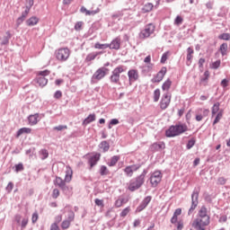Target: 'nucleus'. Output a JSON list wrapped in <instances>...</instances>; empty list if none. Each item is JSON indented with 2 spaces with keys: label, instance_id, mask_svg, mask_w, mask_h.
<instances>
[{
  "label": "nucleus",
  "instance_id": "338daca9",
  "mask_svg": "<svg viewBox=\"0 0 230 230\" xmlns=\"http://www.w3.org/2000/svg\"><path fill=\"white\" fill-rule=\"evenodd\" d=\"M229 85V81L227 79H223L221 81V86L226 89V87H227Z\"/></svg>",
  "mask_w": 230,
  "mask_h": 230
},
{
  "label": "nucleus",
  "instance_id": "864d4df0",
  "mask_svg": "<svg viewBox=\"0 0 230 230\" xmlns=\"http://www.w3.org/2000/svg\"><path fill=\"white\" fill-rule=\"evenodd\" d=\"M144 163H141V164H132V165H129L131 167V169L133 170V172H137V170H139V168H141V166H143Z\"/></svg>",
  "mask_w": 230,
  "mask_h": 230
},
{
  "label": "nucleus",
  "instance_id": "9d476101",
  "mask_svg": "<svg viewBox=\"0 0 230 230\" xmlns=\"http://www.w3.org/2000/svg\"><path fill=\"white\" fill-rule=\"evenodd\" d=\"M170 102H172V95L170 94V93L166 92L162 95V99L160 101V109H162V111H165V109H168Z\"/></svg>",
  "mask_w": 230,
  "mask_h": 230
},
{
  "label": "nucleus",
  "instance_id": "aec40b11",
  "mask_svg": "<svg viewBox=\"0 0 230 230\" xmlns=\"http://www.w3.org/2000/svg\"><path fill=\"white\" fill-rule=\"evenodd\" d=\"M164 148H165V145L163 142H161V143H154L150 146L151 152H159L160 150H163Z\"/></svg>",
  "mask_w": 230,
  "mask_h": 230
},
{
  "label": "nucleus",
  "instance_id": "a211bd4d",
  "mask_svg": "<svg viewBox=\"0 0 230 230\" xmlns=\"http://www.w3.org/2000/svg\"><path fill=\"white\" fill-rule=\"evenodd\" d=\"M40 116V115L39 113L30 115L28 117L29 125H31V126L37 125L39 123V121H40V119H39Z\"/></svg>",
  "mask_w": 230,
  "mask_h": 230
},
{
  "label": "nucleus",
  "instance_id": "5701e85b",
  "mask_svg": "<svg viewBox=\"0 0 230 230\" xmlns=\"http://www.w3.org/2000/svg\"><path fill=\"white\" fill-rule=\"evenodd\" d=\"M93 121H96V114H94V113L88 115V117H86L84 119L83 125L85 127V126L89 125L90 123H93Z\"/></svg>",
  "mask_w": 230,
  "mask_h": 230
},
{
  "label": "nucleus",
  "instance_id": "ea45409f",
  "mask_svg": "<svg viewBox=\"0 0 230 230\" xmlns=\"http://www.w3.org/2000/svg\"><path fill=\"white\" fill-rule=\"evenodd\" d=\"M195 143H197V140L194 137L190 138L186 145L187 150H191L195 146Z\"/></svg>",
  "mask_w": 230,
  "mask_h": 230
},
{
  "label": "nucleus",
  "instance_id": "cd10ccee",
  "mask_svg": "<svg viewBox=\"0 0 230 230\" xmlns=\"http://www.w3.org/2000/svg\"><path fill=\"white\" fill-rule=\"evenodd\" d=\"M10 39H12V33H10V31H6V36H4L1 46H8L10 44Z\"/></svg>",
  "mask_w": 230,
  "mask_h": 230
},
{
  "label": "nucleus",
  "instance_id": "6e6552de",
  "mask_svg": "<svg viewBox=\"0 0 230 230\" xmlns=\"http://www.w3.org/2000/svg\"><path fill=\"white\" fill-rule=\"evenodd\" d=\"M70 55L71 51L67 48H62L56 51V58L59 60V62H66Z\"/></svg>",
  "mask_w": 230,
  "mask_h": 230
},
{
  "label": "nucleus",
  "instance_id": "69168bd1",
  "mask_svg": "<svg viewBox=\"0 0 230 230\" xmlns=\"http://www.w3.org/2000/svg\"><path fill=\"white\" fill-rule=\"evenodd\" d=\"M96 13H100V8L93 11H88L86 15H96Z\"/></svg>",
  "mask_w": 230,
  "mask_h": 230
},
{
  "label": "nucleus",
  "instance_id": "ddd939ff",
  "mask_svg": "<svg viewBox=\"0 0 230 230\" xmlns=\"http://www.w3.org/2000/svg\"><path fill=\"white\" fill-rule=\"evenodd\" d=\"M128 76L129 85H132L133 82H137V80H139V72H137L136 69H130L128 72Z\"/></svg>",
  "mask_w": 230,
  "mask_h": 230
},
{
  "label": "nucleus",
  "instance_id": "79ce46f5",
  "mask_svg": "<svg viewBox=\"0 0 230 230\" xmlns=\"http://www.w3.org/2000/svg\"><path fill=\"white\" fill-rule=\"evenodd\" d=\"M124 172L127 175V177H132L134 175V171L132 170V167L130 165L127 166L124 169Z\"/></svg>",
  "mask_w": 230,
  "mask_h": 230
},
{
  "label": "nucleus",
  "instance_id": "2f4dec72",
  "mask_svg": "<svg viewBox=\"0 0 230 230\" xmlns=\"http://www.w3.org/2000/svg\"><path fill=\"white\" fill-rule=\"evenodd\" d=\"M227 49H228L227 43H223L220 45L219 51H220L222 57H226V55H227Z\"/></svg>",
  "mask_w": 230,
  "mask_h": 230
},
{
  "label": "nucleus",
  "instance_id": "49530a36",
  "mask_svg": "<svg viewBox=\"0 0 230 230\" xmlns=\"http://www.w3.org/2000/svg\"><path fill=\"white\" fill-rule=\"evenodd\" d=\"M219 40H230V34L227 32L222 33L218 36Z\"/></svg>",
  "mask_w": 230,
  "mask_h": 230
},
{
  "label": "nucleus",
  "instance_id": "6e6d98bb",
  "mask_svg": "<svg viewBox=\"0 0 230 230\" xmlns=\"http://www.w3.org/2000/svg\"><path fill=\"white\" fill-rule=\"evenodd\" d=\"M84 26V22H77L75 24V31H80L82 30V27Z\"/></svg>",
  "mask_w": 230,
  "mask_h": 230
},
{
  "label": "nucleus",
  "instance_id": "603ef678",
  "mask_svg": "<svg viewBox=\"0 0 230 230\" xmlns=\"http://www.w3.org/2000/svg\"><path fill=\"white\" fill-rule=\"evenodd\" d=\"M69 222H73L75 220V212L73 210H69L67 214V219Z\"/></svg>",
  "mask_w": 230,
  "mask_h": 230
},
{
  "label": "nucleus",
  "instance_id": "a18cd8bd",
  "mask_svg": "<svg viewBox=\"0 0 230 230\" xmlns=\"http://www.w3.org/2000/svg\"><path fill=\"white\" fill-rule=\"evenodd\" d=\"M130 213V207H127L125 208L119 214V217L121 218H125V217H127V215H128Z\"/></svg>",
  "mask_w": 230,
  "mask_h": 230
},
{
  "label": "nucleus",
  "instance_id": "f3484780",
  "mask_svg": "<svg viewBox=\"0 0 230 230\" xmlns=\"http://www.w3.org/2000/svg\"><path fill=\"white\" fill-rule=\"evenodd\" d=\"M127 202H128V197L119 196L114 203V206L115 208H121V206H123V204H127Z\"/></svg>",
  "mask_w": 230,
  "mask_h": 230
},
{
  "label": "nucleus",
  "instance_id": "7c9ffc66",
  "mask_svg": "<svg viewBox=\"0 0 230 230\" xmlns=\"http://www.w3.org/2000/svg\"><path fill=\"white\" fill-rule=\"evenodd\" d=\"M98 55H102V52H93L86 56L85 62H91L96 58Z\"/></svg>",
  "mask_w": 230,
  "mask_h": 230
},
{
  "label": "nucleus",
  "instance_id": "5fc2aeb1",
  "mask_svg": "<svg viewBox=\"0 0 230 230\" xmlns=\"http://www.w3.org/2000/svg\"><path fill=\"white\" fill-rule=\"evenodd\" d=\"M50 73H51V71H49V70L40 71L38 73V76H43L44 78H46V76H48Z\"/></svg>",
  "mask_w": 230,
  "mask_h": 230
},
{
  "label": "nucleus",
  "instance_id": "774afa93",
  "mask_svg": "<svg viewBox=\"0 0 230 230\" xmlns=\"http://www.w3.org/2000/svg\"><path fill=\"white\" fill-rule=\"evenodd\" d=\"M50 230H60V227L58 226V225H57V223H53L50 226Z\"/></svg>",
  "mask_w": 230,
  "mask_h": 230
},
{
  "label": "nucleus",
  "instance_id": "423d86ee",
  "mask_svg": "<svg viewBox=\"0 0 230 230\" xmlns=\"http://www.w3.org/2000/svg\"><path fill=\"white\" fill-rule=\"evenodd\" d=\"M154 31H155V24L148 23L145 26V28L139 33V39L145 40V39H148L150 35H153Z\"/></svg>",
  "mask_w": 230,
  "mask_h": 230
},
{
  "label": "nucleus",
  "instance_id": "a878e982",
  "mask_svg": "<svg viewBox=\"0 0 230 230\" xmlns=\"http://www.w3.org/2000/svg\"><path fill=\"white\" fill-rule=\"evenodd\" d=\"M152 10H154V4L152 3H146V4H144V6L141 9V12L143 13H150V12H152Z\"/></svg>",
  "mask_w": 230,
  "mask_h": 230
},
{
  "label": "nucleus",
  "instance_id": "bf43d9fd",
  "mask_svg": "<svg viewBox=\"0 0 230 230\" xmlns=\"http://www.w3.org/2000/svg\"><path fill=\"white\" fill-rule=\"evenodd\" d=\"M55 100H60L62 98V91L58 90L54 93Z\"/></svg>",
  "mask_w": 230,
  "mask_h": 230
},
{
  "label": "nucleus",
  "instance_id": "4c0bfd02",
  "mask_svg": "<svg viewBox=\"0 0 230 230\" xmlns=\"http://www.w3.org/2000/svg\"><path fill=\"white\" fill-rule=\"evenodd\" d=\"M218 111H220V102H216L211 109V112H212V118L213 116L217 115V113L218 112Z\"/></svg>",
  "mask_w": 230,
  "mask_h": 230
},
{
  "label": "nucleus",
  "instance_id": "dca6fc26",
  "mask_svg": "<svg viewBox=\"0 0 230 230\" xmlns=\"http://www.w3.org/2000/svg\"><path fill=\"white\" fill-rule=\"evenodd\" d=\"M108 48L115 50L119 49V48H121V39L115 38L111 43H108Z\"/></svg>",
  "mask_w": 230,
  "mask_h": 230
},
{
  "label": "nucleus",
  "instance_id": "c9c22d12",
  "mask_svg": "<svg viewBox=\"0 0 230 230\" xmlns=\"http://www.w3.org/2000/svg\"><path fill=\"white\" fill-rule=\"evenodd\" d=\"M126 10L127 9H124L122 11H119L114 14H112L111 18L113 19V21H116V19H118L119 21H121V17H123V12H125Z\"/></svg>",
  "mask_w": 230,
  "mask_h": 230
},
{
  "label": "nucleus",
  "instance_id": "f03ea898",
  "mask_svg": "<svg viewBox=\"0 0 230 230\" xmlns=\"http://www.w3.org/2000/svg\"><path fill=\"white\" fill-rule=\"evenodd\" d=\"M149 168L150 167L144 169L140 175L137 176L135 179L130 180L129 185L128 187L129 191H136L145 184V177H146V173H148Z\"/></svg>",
  "mask_w": 230,
  "mask_h": 230
},
{
  "label": "nucleus",
  "instance_id": "4be33fe9",
  "mask_svg": "<svg viewBox=\"0 0 230 230\" xmlns=\"http://www.w3.org/2000/svg\"><path fill=\"white\" fill-rule=\"evenodd\" d=\"M35 82L40 85V87H45V85H48V79L44 76L38 75Z\"/></svg>",
  "mask_w": 230,
  "mask_h": 230
},
{
  "label": "nucleus",
  "instance_id": "c756f323",
  "mask_svg": "<svg viewBox=\"0 0 230 230\" xmlns=\"http://www.w3.org/2000/svg\"><path fill=\"white\" fill-rule=\"evenodd\" d=\"M208 80H209V70L204 72L203 77L200 78L199 82L206 86L208 85Z\"/></svg>",
  "mask_w": 230,
  "mask_h": 230
},
{
  "label": "nucleus",
  "instance_id": "c03bdc74",
  "mask_svg": "<svg viewBox=\"0 0 230 230\" xmlns=\"http://www.w3.org/2000/svg\"><path fill=\"white\" fill-rule=\"evenodd\" d=\"M95 49H107L109 48V43L102 44L100 42L95 43L94 45Z\"/></svg>",
  "mask_w": 230,
  "mask_h": 230
},
{
  "label": "nucleus",
  "instance_id": "b1692460",
  "mask_svg": "<svg viewBox=\"0 0 230 230\" xmlns=\"http://www.w3.org/2000/svg\"><path fill=\"white\" fill-rule=\"evenodd\" d=\"M72 179H73V169H71V167L69 166H66L65 181L66 182H71Z\"/></svg>",
  "mask_w": 230,
  "mask_h": 230
},
{
  "label": "nucleus",
  "instance_id": "39448f33",
  "mask_svg": "<svg viewBox=\"0 0 230 230\" xmlns=\"http://www.w3.org/2000/svg\"><path fill=\"white\" fill-rule=\"evenodd\" d=\"M200 193V187L195 188L191 194V206L188 211V215H191L199 206V194Z\"/></svg>",
  "mask_w": 230,
  "mask_h": 230
},
{
  "label": "nucleus",
  "instance_id": "f704fd0d",
  "mask_svg": "<svg viewBox=\"0 0 230 230\" xmlns=\"http://www.w3.org/2000/svg\"><path fill=\"white\" fill-rule=\"evenodd\" d=\"M100 175H102V177L105 176V175H109V173H111V172L109 171V169L107 168V166L105 165H102L100 167V171H99Z\"/></svg>",
  "mask_w": 230,
  "mask_h": 230
},
{
  "label": "nucleus",
  "instance_id": "58836bf2",
  "mask_svg": "<svg viewBox=\"0 0 230 230\" xmlns=\"http://www.w3.org/2000/svg\"><path fill=\"white\" fill-rule=\"evenodd\" d=\"M40 155H41V161H45V159H48V157H49V152L47 149H41L40 151Z\"/></svg>",
  "mask_w": 230,
  "mask_h": 230
},
{
  "label": "nucleus",
  "instance_id": "f8f14e48",
  "mask_svg": "<svg viewBox=\"0 0 230 230\" xmlns=\"http://www.w3.org/2000/svg\"><path fill=\"white\" fill-rule=\"evenodd\" d=\"M166 66H163L161 70L155 75V76L151 80V82L153 84H159V82H162L163 78H164V75H166Z\"/></svg>",
  "mask_w": 230,
  "mask_h": 230
},
{
  "label": "nucleus",
  "instance_id": "9b49d317",
  "mask_svg": "<svg viewBox=\"0 0 230 230\" xmlns=\"http://www.w3.org/2000/svg\"><path fill=\"white\" fill-rule=\"evenodd\" d=\"M150 202H152V196H146L139 204V206L136 208L135 212L141 213V211H143L144 209H146Z\"/></svg>",
  "mask_w": 230,
  "mask_h": 230
},
{
  "label": "nucleus",
  "instance_id": "680f3d73",
  "mask_svg": "<svg viewBox=\"0 0 230 230\" xmlns=\"http://www.w3.org/2000/svg\"><path fill=\"white\" fill-rule=\"evenodd\" d=\"M37 220H39V213L34 212L31 217V222L32 224H36Z\"/></svg>",
  "mask_w": 230,
  "mask_h": 230
},
{
  "label": "nucleus",
  "instance_id": "de8ad7c7",
  "mask_svg": "<svg viewBox=\"0 0 230 230\" xmlns=\"http://www.w3.org/2000/svg\"><path fill=\"white\" fill-rule=\"evenodd\" d=\"M114 125H119V120L118 119H111L109 125H108V128H112V127H114Z\"/></svg>",
  "mask_w": 230,
  "mask_h": 230
},
{
  "label": "nucleus",
  "instance_id": "37998d69",
  "mask_svg": "<svg viewBox=\"0 0 230 230\" xmlns=\"http://www.w3.org/2000/svg\"><path fill=\"white\" fill-rule=\"evenodd\" d=\"M159 98H161V90L157 88L154 91V102H159Z\"/></svg>",
  "mask_w": 230,
  "mask_h": 230
},
{
  "label": "nucleus",
  "instance_id": "13d9d810",
  "mask_svg": "<svg viewBox=\"0 0 230 230\" xmlns=\"http://www.w3.org/2000/svg\"><path fill=\"white\" fill-rule=\"evenodd\" d=\"M220 64H222V62L220 61V59L215 61L212 63V69H218V67H220Z\"/></svg>",
  "mask_w": 230,
  "mask_h": 230
},
{
  "label": "nucleus",
  "instance_id": "4d7b16f0",
  "mask_svg": "<svg viewBox=\"0 0 230 230\" xmlns=\"http://www.w3.org/2000/svg\"><path fill=\"white\" fill-rule=\"evenodd\" d=\"M12 190H13V182L10 181L5 187V190L7 193H12Z\"/></svg>",
  "mask_w": 230,
  "mask_h": 230
},
{
  "label": "nucleus",
  "instance_id": "bb28decb",
  "mask_svg": "<svg viewBox=\"0 0 230 230\" xmlns=\"http://www.w3.org/2000/svg\"><path fill=\"white\" fill-rule=\"evenodd\" d=\"M99 148L105 154L111 148V144L107 140H103L99 144Z\"/></svg>",
  "mask_w": 230,
  "mask_h": 230
},
{
  "label": "nucleus",
  "instance_id": "1a4fd4ad",
  "mask_svg": "<svg viewBox=\"0 0 230 230\" xmlns=\"http://www.w3.org/2000/svg\"><path fill=\"white\" fill-rule=\"evenodd\" d=\"M152 188H157L161 181H163V173L161 171H155L149 178Z\"/></svg>",
  "mask_w": 230,
  "mask_h": 230
},
{
  "label": "nucleus",
  "instance_id": "052dcab7",
  "mask_svg": "<svg viewBox=\"0 0 230 230\" xmlns=\"http://www.w3.org/2000/svg\"><path fill=\"white\" fill-rule=\"evenodd\" d=\"M182 17L181 16H176L175 20H174V24H176L177 26H180V24H182Z\"/></svg>",
  "mask_w": 230,
  "mask_h": 230
},
{
  "label": "nucleus",
  "instance_id": "3c124183",
  "mask_svg": "<svg viewBox=\"0 0 230 230\" xmlns=\"http://www.w3.org/2000/svg\"><path fill=\"white\" fill-rule=\"evenodd\" d=\"M170 52L166 51L164 52L163 55H162V58H161V64H166V61L168 60V55H169Z\"/></svg>",
  "mask_w": 230,
  "mask_h": 230
},
{
  "label": "nucleus",
  "instance_id": "c85d7f7f",
  "mask_svg": "<svg viewBox=\"0 0 230 230\" xmlns=\"http://www.w3.org/2000/svg\"><path fill=\"white\" fill-rule=\"evenodd\" d=\"M22 134H31V128H21L16 133V137H21V136H22Z\"/></svg>",
  "mask_w": 230,
  "mask_h": 230
},
{
  "label": "nucleus",
  "instance_id": "473e14b6",
  "mask_svg": "<svg viewBox=\"0 0 230 230\" xmlns=\"http://www.w3.org/2000/svg\"><path fill=\"white\" fill-rule=\"evenodd\" d=\"M54 184H57V186H58V188H63V186H65L66 184V180H63L62 178L57 176L56 180L54 181Z\"/></svg>",
  "mask_w": 230,
  "mask_h": 230
},
{
  "label": "nucleus",
  "instance_id": "72a5a7b5",
  "mask_svg": "<svg viewBox=\"0 0 230 230\" xmlns=\"http://www.w3.org/2000/svg\"><path fill=\"white\" fill-rule=\"evenodd\" d=\"M118 161H119V155L112 156L110 162H108V166H116V164H118Z\"/></svg>",
  "mask_w": 230,
  "mask_h": 230
},
{
  "label": "nucleus",
  "instance_id": "20e7f679",
  "mask_svg": "<svg viewBox=\"0 0 230 230\" xmlns=\"http://www.w3.org/2000/svg\"><path fill=\"white\" fill-rule=\"evenodd\" d=\"M107 75H109V68L105 66L98 68L92 75L91 84H96L97 82H100V80H103Z\"/></svg>",
  "mask_w": 230,
  "mask_h": 230
},
{
  "label": "nucleus",
  "instance_id": "393cba45",
  "mask_svg": "<svg viewBox=\"0 0 230 230\" xmlns=\"http://www.w3.org/2000/svg\"><path fill=\"white\" fill-rule=\"evenodd\" d=\"M61 191L64 193V195H66V197H70V195L73 194V188L67 186L66 184L63 185L60 188Z\"/></svg>",
  "mask_w": 230,
  "mask_h": 230
},
{
  "label": "nucleus",
  "instance_id": "a19ab883",
  "mask_svg": "<svg viewBox=\"0 0 230 230\" xmlns=\"http://www.w3.org/2000/svg\"><path fill=\"white\" fill-rule=\"evenodd\" d=\"M223 116H224V111L220 110L217 112V116H216V118H215V119L213 121V125H217V123H218V121H220V119H222Z\"/></svg>",
  "mask_w": 230,
  "mask_h": 230
},
{
  "label": "nucleus",
  "instance_id": "2eb2a0df",
  "mask_svg": "<svg viewBox=\"0 0 230 230\" xmlns=\"http://www.w3.org/2000/svg\"><path fill=\"white\" fill-rule=\"evenodd\" d=\"M100 157H102V155L100 153H96L95 155L90 156L88 159V164H90V168H93V166H96L98 164V161H100Z\"/></svg>",
  "mask_w": 230,
  "mask_h": 230
},
{
  "label": "nucleus",
  "instance_id": "4468645a",
  "mask_svg": "<svg viewBox=\"0 0 230 230\" xmlns=\"http://www.w3.org/2000/svg\"><path fill=\"white\" fill-rule=\"evenodd\" d=\"M30 7H25V10L23 12H22V14L20 17L17 18L16 20V28H19V26H21V24H22L24 22V21H26V17H28L29 13H30Z\"/></svg>",
  "mask_w": 230,
  "mask_h": 230
},
{
  "label": "nucleus",
  "instance_id": "412c9836",
  "mask_svg": "<svg viewBox=\"0 0 230 230\" xmlns=\"http://www.w3.org/2000/svg\"><path fill=\"white\" fill-rule=\"evenodd\" d=\"M39 17L31 16V18L25 21V24L26 26H37V24H39Z\"/></svg>",
  "mask_w": 230,
  "mask_h": 230
},
{
  "label": "nucleus",
  "instance_id": "0eeeda50",
  "mask_svg": "<svg viewBox=\"0 0 230 230\" xmlns=\"http://www.w3.org/2000/svg\"><path fill=\"white\" fill-rule=\"evenodd\" d=\"M120 73H125L124 66H119L113 69L111 75L110 76V82L111 84H119Z\"/></svg>",
  "mask_w": 230,
  "mask_h": 230
},
{
  "label": "nucleus",
  "instance_id": "7ed1b4c3",
  "mask_svg": "<svg viewBox=\"0 0 230 230\" xmlns=\"http://www.w3.org/2000/svg\"><path fill=\"white\" fill-rule=\"evenodd\" d=\"M188 132V126L186 124H176L175 126H171L166 131V137H175Z\"/></svg>",
  "mask_w": 230,
  "mask_h": 230
},
{
  "label": "nucleus",
  "instance_id": "8fccbe9b",
  "mask_svg": "<svg viewBox=\"0 0 230 230\" xmlns=\"http://www.w3.org/2000/svg\"><path fill=\"white\" fill-rule=\"evenodd\" d=\"M53 130H58V132L62 130H67V125H58L53 128Z\"/></svg>",
  "mask_w": 230,
  "mask_h": 230
},
{
  "label": "nucleus",
  "instance_id": "e2e57ef3",
  "mask_svg": "<svg viewBox=\"0 0 230 230\" xmlns=\"http://www.w3.org/2000/svg\"><path fill=\"white\" fill-rule=\"evenodd\" d=\"M59 196H60V191L58 190V189H54L52 192V198L58 199Z\"/></svg>",
  "mask_w": 230,
  "mask_h": 230
},
{
  "label": "nucleus",
  "instance_id": "e433bc0d",
  "mask_svg": "<svg viewBox=\"0 0 230 230\" xmlns=\"http://www.w3.org/2000/svg\"><path fill=\"white\" fill-rule=\"evenodd\" d=\"M170 87H172V81L170 79H167L162 85L163 91H170Z\"/></svg>",
  "mask_w": 230,
  "mask_h": 230
},
{
  "label": "nucleus",
  "instance_id": "09e8293b",
  "mask_svg": "<svg viewBox=\"0 0 230 230\" xmlns=\"http://www.w3.org/2000/svg\"><path fill=\"white\" fill-rule=\"evenodd\" d=\"M71 226V221H68L67 219L64 220L62 223H61V227L63 229H69Z\"/></svg>",
  "mask_w": 230,
  "mask_h": 230
},
{
  "label": "nucleus",
  "instance_id": "f257e3e1",
  "mask_svg": "<svg viewBox=\"0 0 230 230\" xmlns=\"http://www.w3.org/2000/svg\"><path fill=\"white\" fill-rule=\"evenodd\" d=\"M211 217L208 215V208L202 206L198 211L197 217L192 221L191 227L195 230H206L210 224Z\"/></svg>",
  "mask_w": 230,
  "mask_h": 230
},
{
  "label": "nucleus",
  "instance_id": "6ab92c4d",
  "mask_svg": "<svg viewBox=\"0 0 230 230\" xmlns=\"http://www.w3.org/2000/svg\"><path fill=\"white\" fill-rule=\"evenodd\" d=\"M193 53H195V51L193 50V49L191 47H189L187 49V61H186V66H191V60H193Z\"/></svg>",
  "mask_w": 230,
  "mask_h": 230
},
{
  "label": "nucleus",
  "instance_id": "0e129e2a",
  "mask_svg": "<svg viewBox=\"0 0 230 230\" xmlns=\"http://www.w3.org/2000/svg\"><path fill=\"white\" fill-rule=\"evenodd\" d=\"M24 170V165L22 164H15V172H22Z\"/></svg>",
  "mask_w": 230,
  "mask_h": 230
}]
</instances>
